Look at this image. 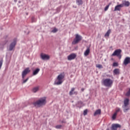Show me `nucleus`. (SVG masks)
<instances>
[{
  "label": "nucleus",
  "instance_id": "f257e3e1",
  "mask_svg": "<svg viewBox=\"0 0 130 130\" xmlns=\"http://www.w3.org/2000/svg\"><path fill=\"white\" fill-rule=\"evenodd\" d=\"M45 104H46V98L45 97L42 98L34 103V105L37 107H41V106H43Z\"/></svg>",
  "mask_w": 130,
  "mask_h": 130
},
{
  "label": "nucleus",
  "instance_id": "f03ea898",
  "mask_svg": "<svg viewBox=\"0 0 130 130\" xmlns=\"http://www.w3.org/2000/svg\"><path fill=\"white\" fill-rule=\"evenodd\" d=\"M103 84L105 87L111 88L113 84V81L110 78H107L103 80Z\"/></svg>",
  "mask_w": 130,
  "mask_h": 130
},
{
  "label": "nucleus",
  "instance_id": "7ed1b4c3",
  "mask_svg": "<svg viewBox=\"0 0 130 130\" xmlns=\"http://www.w3.org/2000/svg\"><path fill=\"white\" fill-rule=\"evenodd\" d=\"M64 78V73L60 74L57 78L58 81L55 83V85H60L62 83V79Z\"/></svg>",
  "mask_w": 130,
  "mask_h": 130
},
{
  "label": "nucleus",
  "instance_id": "20e7f679",
  "mask_svg": "<svg viewBox=\"0 0 130 130\" xmlns=\"http://www.w3.org/2000/svg\"><path fill=\"white\" fill-rule=\"evenodd\" d=\"M16 44H17V39H14L13 40V42H12L10 44L9 46L8 50L9 51H12V50H14V49H15V47H16Z\"/></svg>",
  "mask_w": 130,
  "mask_h": 130
},
{
  "label": "nucleus",
  "instance_id": "39448f33",
  "mask_svg": "<svg viewBox=\"0 0 130 130\" xmlns=\"http://www.w3.org/2000/svg\"><path fill=\"white\" fill-rule=\"evenodd\" d=\"M121 49H119L115 50L114 53L112 54V56H117L120 59L121 58Z\"/></svg>",
  "mask_w": 130,
  "mask_h": 130
},
{
  "label": "nucleus",
  "instance_id": "423d86ee",
  "mask_svg": "<svg viewBox=\"0 0 130 130\" xmlns=\"http://www.w3.org/2000/svg\"><path fill=\"white\" fill-rule=\"evenodd\" d=\"M82 36L79 35L78 34H76L75 35V38L74 39V41L72 42L73 44H78L81 40H82Z\"/></svg>",
  "mask_w": 130,
  "mask_h": 130
},
{
  "label": "nucleus",
  "instance_id": "0eeeda50",
  "mask_svg": "<svg viewBox=\"0 0 130 130\" xmlns=\"http://www.w3.org/2000/svg\"><path fill=\"white\" fill-rule=\"evenodd\" d=\"M31 71L30 70V68H26L22 72V79H25V77L27 76V74H29Z\"/></svg>",
  "mask_w": 130,
  "mask_h": 130
},
{
  "label": "nucleus",
  "instance_id": "6e6552de",
  "mask_svg": "<svg viewBox=\"0 0 130 130\" xmlns=\"http://www.w3.org/2000/svg\"><path fill=\"white\" fill-rule=\"evenodd\" d=\"M31 71L30 70V68H26L22 72V79H25V77L27 76V74H29Z\"/></svg>",
  "mask_w": 130,
  "mask_h": 130
},
{
  "label": "nucleus",
  "instance_id": "1a4fd4ad",
  "mask_svg": "<svg viewBox=\"0 0 130 130\" xmlns=\"http://www.w3.org/2000/svg\"><path fill=\"white\" fill-rule=\"evenodd\" d=\"M41 58L43 60H48L49 58H50V56L48 55H46L45 54H41Z\"/></svg>",
  "mask_w": 130,
  "mask_h": 130
},
{
  "label": "nucleus",
  "instance_id": "9d476101",
  "mask_svg": "<svg viewBox=\"0 0 130 130\" xmlns=\"http://www.w3.org/2000/svg\"><path fill=\"white\" fill-rule=\"evenodd\" d=\"M121 127V125L119 124H113L111 127V130H117V128H120Z\"/></svg>",
  "mask_w": 130,
  "mask_h": 130
},
{
  "label": "nucleus",
  "instance_id": "9b49d317",
  "mask_svg": "<svg viewBox=\"0 0 130 130\" xmlns=\"http://www.w3.org/2000/svg\"><path fill=\"white\" fill-rule=\"evenodd\" d=\"M76 57H77V55L75 53H72L68 56V60H72V59H75Z\"/></svg>",
  "mask_w": 130,
  "mask_h": 130
},
{
  "label": "nucleus",
  "instance_id": "f8f14e48",
  "mask_svg": "<svg viewBox=\"0 0 130 130\" xmlns=\"http://www.w3.org/2000/svg\"><path fill=\"white\" fill-rule=\"evenodd\" d=\"M121 5L122 6V8L123 7H129L130 3L128 1H123Z\"/></svg>",
  "mask_w": 130,
  "mask_h": 130
},
{
  "label": "nucleus",
  "instance_id": "ddd939ff",
  "mask_svg": "<svg viewBox=\"0 0 130 130\" xmlns=\"http://www.w3.org/2000/svg\"><path fill=\"white\" fill-rule=\"evenodd\" d=\"M123 64H124V66H126L127 64H128V63H130V57H126L123 62Z\"/></svg>",
  "mask_w": 130,
  "mask_h": 130
},
{
  "label": "nucleus",
  "instance_id": "4468645a",
  "mask_svg": "<svg viewBox=\"0 0 130 130\" xmlns=\"http://www.w3.org/2000/svg\"><path fill=\"white\" fill-rule=\"evenodd\" d=\"M121 8H122V5L121 4L117 5L114 10V11L115 12L116 11H120Z\"/></svg>",
  "mask_w": 130,
  "mask_h": 130
},
{
  "label": "nucleus",
  "instance_id": "2eb2a0df",
  "mask_svg": "<svg viewBox=\"0 0 130 130\" xmlns=\"http://www.w3.org/2000/svg\"><path fill=\"white\" fill-rule=\"evenodd\" d=\"M74 91H75V88L73 87L71 89V91L69 92V95H70V96H72V95H73V94H75V95H77L78 94V92Z\"/></svg>",
  "mask_w": 130,
  "mask_h": 130
},
{
  "label": "nucleus",
  "instance_id": "dca6fc26",
  "mask_svg": "<svg viewBox=\"0 0 130 130\" xmlns=\"http://www.w3.org/2000/svg\"><path fill=\"white\" fill-rule=\"evenodd\" d=\"M128 104H129V100L128 99H125L124 100V105L123 106H128Z\"/></svg>",
  "mask_w": 130,
  "mask_h": 130
},
{
  "label": "nucleus",
  "instance_id": "f3484780",
  "mask_svg": "<svg viewBox=\"0 0 130 130\" xmlns=\"http://www.w3.org/2000/svg\"><path fill=\"white\" fill-rule=\"evenodd\" d=\"M90 53V48H88L86 51L84 52V55L85 56H88L89 54Z\"/></svg>",
  "mask_w": 130,
  "mask_h": 130
},
{
  "label": "nucleus",
  "instance_id": "a211bd4d",
  "mask_svg": "<svg viewBox=\"0 0 130 130\" xmlns=\"http://www.w3.org/2000/svg\"><path fill=\"white\" fill-rule=\"evenodd\" d=\"M98 114H101V110L98 109L94 113V116H96V115H98Z\"/></svg>",
  "mask_w": 130,
  "mask_h": 130
},
{
  "label": "nucleus",
  "instance_id": "6ab92c4d",
  "mask_svg": "<svg viewBox=\"0 0 130 130\" xmlns=\"http://www.w3.org/2000/svg\"><path fill=\"white\" fill-rule=\"evenodd\" d=\"M123 108V111L124 112H127L128 110H129V108L128 107L125 106H122Z\"/></svg>",
  "mask_w": 130,
  "mask_h": 130
},
{
  "label": "nucleus",
  "instance_id": "aec40b11",
  "mask_svg": "<svg viewBox=\"0 0 130 130\" xmlns=\"http://www.w3.org/2000/svg\"><path fill=\"white\" fill-rule=\"evenodd\" d=\"M110 33H111V30L109 29L105 35V37H109V35H110Z\"/></svg>",
  "mask_w": 130,
  "mask_h": 130
},
{
  "label": "nucleus",
  "instance_id": "412c9836",
  "mask_svg": "<svg viewBox=\"0 0 130 130\" xmlns=\"http://www.w3.org/2000/svg\"><path fill=\"white\" fill-rule=\"evenodd\" d=\"M113 73L115 75H119V69H116L114 70Z\"/></svg>",
  "mask_w": 130,
  "mask_h": 130
},
{
  "label": "nucleus",
  "instance_id": "4be33fe9",
  "mask_svg": "<svg viewBox=\"0 0 130 130\" xmlns=\"http://www.w3.org/2000/svg\"><path fill=\"white\" fill-rule=\"evenodd\" d=\"M38 90H39V86H37L32 89V92L34 93H36Z\"/></svg>",
  "mask_w": 130,
  "mask_h": 130
},
{
  "label": "nucleus",
  "instance_id": "5701e85b",
  "mask_svg": "<svg viewBox=\"0 0 130 130\" xmlns=\"http://www.w3.org/2000/svg\"><path fill=\"white\" fill-rule=\"evenodd\" d=\"M39 71H40V69H37L35 71H34L33 75L35 76V75H37V74H38V73H39Z\"/></svg>",
  "mask_w": 130,
  "mask_h": 130
},
{
  "label": "nucleus",
  "instance_id": "b1692460",
  "mask_svg": "<svg viewBox=\"0 0 130 130\" xmlns=\"http://www.w3.org/2000/svg\"><path fill=\"white\" fill-rule=\"evenodd\" d=\"M76 3L78 5V6L83 5V1L82 0H77Z\"/></svg>",
  "mask_w": 130,
  "mask_h": 130
},
{
  "label": "nucleus",
  "instance_id": "393cba45",
  "mask_svg": "<svg viewBox=\"0 0 130 130\" xmlns=\"http://www.w3.org/2000/svg\"><path fill=\"white\" fill-rule=\"evenodd\" d=\"M116 115H117V114L114 113L112 117L113 120H114V119H115V118H116Z\"/></svg>",
  "mask_w": 130,
  "mask_h": 130
},
{
  "label": "nucleus",
  "instance_id": "a878e982",
  "mask_svg": "<svg viewBox=\"0 0 130 130\" xmlns=\"http://www.w3.org/2000/svg\"><path fill=\"white\" fill-rule=\"evenodd\" d=\"M110 5H111V3H109L108 5H107L105 8V12H106V11H107V10H108L109 6H110Z\"/></svg>",
  "mask_w": 130,
  "mask_h": 130
},
{
  "label": "nucleus",
  "instance_id": "bb28decb",
  "mask_svg": "<svg viewBox=\"0 0 130 130\" xmlns=\"http://www.w3.org/2000/svg\"><path fill=\"white\" fill-rule=\"evenodd\" d=\"M29 80V77H27L26 79H22V84H25Z\"/></svg>",
  "mask_w": 130,
  "mask_h": 130
},
{
  "label": "nucleus",
  "instance_id": "cd10ccee",
  "mask_svg": "<svg viewBox=\"0 0 130 130\" xmlns=\"http://www.w3.org/2000/svg\"><path fill=\"white\" fill-rule=\"evenodd\" d=\"M119 111H120V108H116V111H115V113H116V114H117V113H118V112H119Z\"/></svg>",
  "mask_w": 130,
  "mask_h": 130
},
{
  "label": "nucleus",
  "instance_id": "c85d7f7f",
  "mask_svg": "<svg viewBox=\"0 0 130 130\" xmlns=\"http://www.w3.org/2000/svg\"><path fill=\"white\" fill-rule=\"evenodd\" d=\"M96 67L97 68H98L99 69H102L103 68V67L102 66V65L100 64H98L96 65Z\"/></svg>",
  "mask_w": 130,
  "mask_h": 130
},
{
  "label": "nucleus",
  "instance_id": "c756f323",
  "mask_svg": "<svg viewBox=\"0 0 130 130\" xmlns=\"http://www.w3.org/2000/svg\"><path fill=\"white\" fill-rule=\"evenodd\" d=\"M62 126L61 125H57L55 126V128L57 129L61 128Z\"/></svg>",
  "mask_w": 130,
  "mask_h": 130
},
{
  "label": "nucleus",
  "instance_id": "7c9ffc66",
  "mask_svg": "<svg viewBox=\"0 0 130 130\" xmlns=\"http://www.w3.org/2000/svg\"><path fill=\"white\" fill-rule=\"evenodd\" d=\"M127 96H130V88L125 94Z\"/></svg>",
  "mask_w": 130,
  "mask_h": 130
},
{
  "label": "nucleus",
  "instance_id": "2f4dec72",
  "mask_svg": "<svg viewBox=\"0 0 130 130\" xmlns=\"http://www.w3.org/2000/svg\"><path fill=\"white\" fill-rule=\"evenodd\" d=\"M113 67H118V63L117 62H114L113 63Z\"/></svg>",
  "mask_w": 130,
  "mask_h": 130
},
{
  "label": "nucleus",
  "instance_id": "473e14b6",
  "mask_svg": "<svg viewBox=\"0 0 130 130\" xmlns=\"http://www.w3.org/2000/svg\"><path fill=\"white\" fill-rule=\"evenodd\" d=\"M3 59L0 60V70L1 69H2V66H3Z\"/></svg>",
  "mask_w": 130,
  "mask_h": 130
},
{
  "label": "nucleus",
  "instance_id": "72a5a7b5",
  "mask_svg": "<svg viewBox=\"0 0 130 130\" xmlns=\"http://www.w3.org/2000/svg\"><path fill=\"white\" fill-rule=\"evenodd\" d=\"M87 113H88V110H85L84 111V113H83L84 115H87Z\"/></svg>",
  "mask_w": 130,
  "mask_h": 130
},
{
  "label": "nucleus",
  "instance_id": "f704fd0d",
  "mask_svg": "<svg viewBox=\"0 0 130 130\" xmlns=\"http://www.w3.org/2000/svg\"><path fill=\"white\" fill-rule=\"evenodd\" d=\"M52 32H53V33H55L56 32H57V29L56 28H54L52 30Z\"/></svg>",
  "mask_w": 130,
  "mask_h": 130
},
{
  "label": "nucleus",
  "instance_id": "c9c22d12",
  "mask_svg": "<svg viewBox=\"0 0 130 130\" xmlns=\"http://www.w3.org/2000/svg\"><path fill=\"white\" fill-rule=\"evenodd\" d=\"M34 22H35V17H31V22L33 23Z\"/></svg>",
  "mask_w": 130,
  "mask_h": 130
},
{
  "label": "nucleus",
  "instance_id": "e433bc0d",
  "mask_svg": "<svg viewBox=\"0 0 130 130\" xmlns=\"http://www.w3.org/2000/svg\"><path fill=\"white\" fill-rule=\"evenodd\" d=\"M7 43H8V41H6L5 42V43L3 44V45H6V44H7Z\"/></svg>",
  "mask_w": 130,
  "mask_h": 130
},
{
  "label": "nucleus",
  "instance_id": "4c0bfd02",
  "mask_svg": "<svg viewBox=\"0 0 130 130\" xmlns=\"http://www.w3.org/2000/svg\"><path fill=\"white\" fill-rule=\"evenodd\" d=\"M84 90H85V88H81L82 92H84Z\"/></svg>",
  "mask_w": 130,
  "mask_h": 130
},
{
  "label": "nucleus",
  "instance_id": "58836bf2",
  "mask_svg": "<svg viewBox=\"0 0 130 130\" xmlns=\"http://www.w3.org/2000/svg\"><path fill=\"white\" fill-rule=\"evenodd\" d=\"M107 130H109V128H107Z\"/></svg>",
  "mask_w": 130,
  "mask_h": 130
},
{
  "label": "nucleus",
  "instance_id": "ea45409f",
  "mask_svg": "<svg viewBox=\"0 0 130 130\" xmlns=\"http://www.w3.org/2000/svg\"><path fill=\"white\" fill-rule=\"evenodd\" d=\"M62 123H63V121H62Z\"/></svg>",
  "mask_w": 130,
  "mask_h": 130
}]
</instances>
